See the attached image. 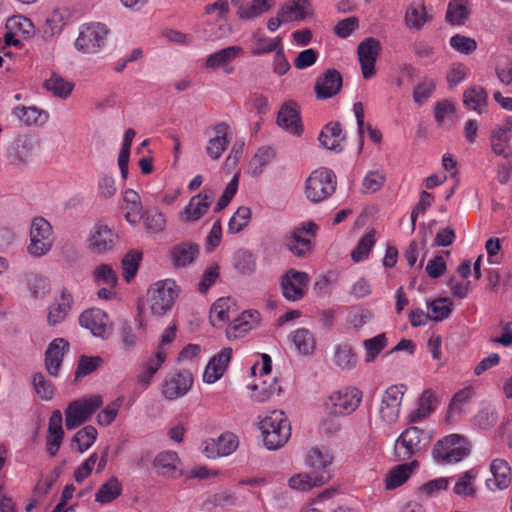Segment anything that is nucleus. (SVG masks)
I'll return each instance as SVG.
<instances>
[{
  "instance_id": "1",
  "label": "nucleus",
  "mask_w": 512,
  "mask_h": 512,
  "mask_svg": "<svg viewBox=\"0 0 512 512\" xmlns=\"http://www.w3.org/2000/svg\"><path fill=\"white\" fill-rule=\"evenodd\" d=\"M259 429L268 450L281 448L291 436V426L283 411L273 410L260 416Z\"/></svg>"
},
{
  "instance_id": "2",
  "label": "nucleus",
  "mask_w": 512,
  "mask_h": 512,
  "mask_svg": "<svg viewBox=\"0 0 512 512\" xmlns=\"http://www.w3.org/2000/svg\"><path fill=\"white\" fill-rule=\"evenodd\" d=\"M110 34L109 27L99 21L82 23L78 28V36L74 40V47L83 54H98L107 44Z\"/></svg>"
},
{
  "instance_id": "3",
  "label": "nucleus",
  "mask_w": 512,
  "mask_h": 512,
  "mask_svg": "<svg viewBox=\"0 0 512 512\" xmlns=\"http://www.w3.org/2000/svg\"><path fill=\"white\" fill-rule=\"evenodd\" d=\"M470 447V442L465 436L450 434L435 443L432 457L440 465L458 463L469 455Z\"/></svg>"
},
{
  "instance_id": "4",
  "label": "nucleus",
  "mask_w": 512,
  "mask_h": 512,
  "mask_svg": "<svg viewBox=\"0 0 512 512\" xmlns=\"http://www.w3.org/2000/svg\"><path fill=\"white\" fill-rule=\"evenodd\" d=\"M55 243V234L51 223L44 217L37 216L31 220L27 253L34 258L49 254Z\"/></svg>"
},
{
  "instance_id": "5",
  "label": "nucleus",
  "mask_w": 512,
  "mask_h": 512,
  "mask_svg": "<svg viewBox=\"0 0 512 512\" xmlns=\"http://www.w3.org/2000/svg\"><path fill=\"white\" fill-rule=\"evenodd\" d=\"M429 445V437L418 427H408L398 436L394 444V455L398 461H406L418 455Z\"/></svg>"
},
{
  "instance_id": "6",
  "label": "nucleus",
  "mask_w": 512,
  "mask_h": 512,
  "mask_svg": "<svg viewBox=\"0 0 512 512\" xmlns=\"http://www.w3.org/2000/svg\"><path fill=\"white\" fill-rule=\"evenodd\" d=\"M148 303L153 315L162 316L174 305L179 295V287L172 279H165L154 283L148 289Z\"/></svg>"
},
{
  "instance_id": "7",
  "label": "nucleus",
  "mask_w": 512,
  "mask_h": 512,
  "mask_svg": "<svg viewBox=\"0 0 512 512\" xmlns=\"http://www.w3.org/2000/svg\"><path fill=\"white\" fill-rule=\"evenodd\" d=\"M362 391L356 387H344L332 392L324 401L323 407L327 414L345 416L354 412L362 400Z\"/></svg>"
},
{
  "instance_id": "8",
  "label": "nucleus",
  "mask_w": 512,
  "mask_h": 512,
  "mask_svg": "<svg viewBox=\"0 0 512 512\" xmlns=\"http://www.w3.org/2000/svg\"><path fill=\"white\" fill-rule=\"evenodd\" d=\"M102 404L100 395L85 396L72 401L65 410L66 428L72 430L87 422Z\"/></svg>"
},
{
  "instance_id": "9",
  "label": "nucleus",
  "mask_w": 512,
  "mask_h": 512,
  "mask_svg": "<svg viewBox=\"0 0 512 512\" xmlns=\"http://www.w3.org/2000/svg\"><path fill=\"white\" fill-rule=\"evenodd\" d=\"M318 231L313 221L302 222L295 226L285 237V246L297 257H306L313 249L312 240Z\"/></svg>"
},
{
  "instance_id": "10",
  "label": "nucleus",
  "mask_w": 512,
  "mask_h": 512,
  "mask_svg": "<svg viewBox=\"0 0 512 512\" xmlns=\"http://www.w3.org/2000/svg\"><path fill=\"white\" fill-rule=\"evenodd\" d=\"M336 180L333 171L327 168L314 170L306 180L305 195L311 202H321L335 192Z\"/></svg>"
},
{
  "instance_id": "11",
  "label": "nucleus",
  "mask_w": 512,
  "mask_h": 512,
  "mask_svg": "<svg viewBox=\"0 0 512 512\" xmlns=\"http://www.w3.org/2000/svg\"><path fill=\"white\" fill-rule=\"evenodd\" d=\"M118 242V233L102 221H98L92 226L86 239L87 248L96 255L113 252Z\"/></svg>"
},
{
  "instance_id": "12",
  "label": "nucleus",
  "mask_w": 512,
  "mask_h": 512,
  "mask_svg": "<svg viewBox=\"0 0 512 512\" xmlns=\"http://www.w3.org/2000/svg\"><path fill=\"white\" fill-rule=\"evenodd\" d=\"M407 390L404 384L389 386L382 395L379 406L380 419L386 424H394L400 415L403 396Z\"/></svg>"
},
{
  "instance_id": "13",
  "label": "nucleus",
  "mask_w": 512,
  "mask_h": 512,
  "mask_svg": "<svg viewBox=\"0 0 512 512\" xmlns=\"http://www.w3.org/2000/svg\"><path fill=\"white\" fill-rule=\"evenodd\" d=\"M333 463V455L330 450L324 446H313L306 450L304 454V464L314 475H320L324 478V484L330 479L329 468Z\"/></svg>"
},
{
  "instance_id": "14",
  "label": "nucleus",
  "mask_w": 512,
  "mask_h": 512,
  "mask_svg": "<svg viewBox=\"0 0 512 512\" xmlns=\"http://www.w3.org/2000/svg\"><path fill=\"white\" fill-rule=\"evenodd\" d=\"M309 275L303 271L291 269L281 280L283 296L289 301H298L303 298L309 284Z\"/></svg>"
},
{
  "instance_id": "15",
  "label": "nucleus",
  "mask_w": 512,
  "mask_h": 512,
  "mask_svg": "<svg viewBox=\"0 0 512 512\" xmlns=\"http://www.w3.org/2000/svg\"><path fill=\"white\" fill-rule=\"evenodd\" d=\"M79 322L83 328L88 329L95 337L105 339L110 335L109 316L101 309L92 308L84 311Z\"/></svg>"
},
{
  "instance_id": "16",
  "label": "nucleus",
  "mask_w": 512,
  "mask_h": 512,
  "mask_svg": "<svg viewBox=\"0 0 512 512\" xmlns=\"http://www.w3.org/2000/svg\"><path fill=\"white\" fill-rule=\"evenodd\" d=\"M238 445V437L231 432H225L217 439L205 440L202 444V452L206 457L215 459L232 454Z\"/></svg>"
},
{
  "instance_id": "17",
  "label": "nucleus",
  "mask_w": 512,
  "mask_h": 512,
  "mask_svg": "<svg viewBox=\"0 0 512 512\" xmlns=\"http://www.w3.org/2000/svg\"><path fill=\"white\" fill-rule=\"evenodd\" d=\"M381 45L379 40L369 37L364 39L357 48L362 75L370 79L375 72V62L379 56Z\"/></svg>"
},
{
  "instance_id": "18",
  "label": "nucleus",
  "mask_w": 512,
  "mask_h": 512,
  "mask_svg": "<svg viewBox=\"0 0 512 512\" xmlns=\"http://www.w3.org/2000/svg\"><path fill=\"white\" fill-rule=\"evenodd\" d=\"M213 197L214 193L211 189H203L200 193L191 197L180 213L181 220L184 222L200 220L210 208Z\"/></svg>"
},
{
  "instance_id": "19",
  "label": "nucleus",
  "mask_w": 512,
  "mask_h": 512,
  "mask_svg": "<svg viewBox=\"0 0 512 512\" xmlns=\"http://www.w3.org/2000/svg\"><path fill=\"white\" fill-rule=\"evenodd\" d=\"M192 384V375L187 371L170 374L163 381L162 394L168 400H175L186 395Z\"/></svg>"
},
{
  "instance_id": "20",
  "label": "nucleus",
  "mask_w": 512,
  "mask_h": 512,
  "mask_svg": "<svg viewBox=\"0 0 512 512\" xmlns=\"http://www.w3.org/2000/svg\"><path fill=\"white\" fill-rule=\"evenodd\" d=\"M277 124L289 134L299 136L303 131L300 109L295 101L285 102L278 112Z\"/></svg>"
},
{
  "instance_id": "21",
  "label": "nucleus",
  "mask_w": 512,
  "mask_h": 512,
  "mask_svg": "<svg viewBox=\"0 0 512 512\" xmlns=\"http://www.w3.org/2000/svg\"><path fill=\"white\" fill-rule=\"evenodd\" d=\"M243 54L244 50L241 46H229L208 55L204 62V67L208 69L222 68L226 74H231L234 68L229 66V63Z\"/></svg>"
},
{
  "instance_id": "22",
  "label": "nucleus",
  "mask_w": 512,
  "mask_h": 512,
  "mask_svg": "<svg viewBox=\"0 0 512 512\" xmlns=\"http://www.w3.org/2000/svg\"><path fill=\"white\" fill-rule=\"evenodd\" d=\"M231 129L226 123H219L212 128V134L206 145V153L212 160L219 159L229 145Z\"/></svg>"
},
{
  "instance_id": "23",
  "label": "nucleus",
  "mask_w": 512,
  "mask_h": 512,
  "mask_svg": "<svg viewBox=\"0 0 512 512\" xmlns=\"http://www.w3.org/2000/svg\"><path fill=\"white\" fill-rule=\"evenodd\" d=\"M64 438L63 416L59 410L50 415L46 436V451L54 457L58 453Z\"/></svg>"
},
{
  "instance_id": "24",
  "label": "nucleus",
  "mask_w": 512,
  "mask_h": 512,
  "mask_svg": "<svg viewBox=\"0 0 512 512\" xmlns=\"http://www.w3.org/2000/svg\"><path fill=\"white\" fill-rule=\"evenodd\" d=\"M491 478L486 480L488 490L495 492L507 489L511 483V467L504 459H494L490 464Z\"/></svg>"
},
{
  "instance_id": "25",
  "label": "nucleus",
  "mask_w": 512,
  "mask_h": 512,
  "mask_svg": "<svg viewBox=\"0 0 512 512\" xmlns=\"http://www.w3.org/2000/svg\"><path fill=\"white\" fill-rule=\"evenodd\" d=\"M231 357L232 349L229 347L223 348L220 352L214 355L204 370L203 381L207 384L217 382L224 375Z\"/></svg>"
},
{
  "instance_id": "26",
  "label": "nucleus",
  "mask_w": 512,
  "mask_h": 512,
  "mask_svg": "<svg viewBox=\"0 0 512 512\" xmlns=\"http://www.w3.org/2000/svg\"><path fill=\"white\" fill-rule=\"evenodd\" d=\"M341 86V74L335 69H328L323 75L318 77L315 91L319 99H327L336 95Z\"/></svg>"
},
{
  "instance_id": "27",
  "label": "nucleus",
  "mask_w": 512,
  "mask_h": 512,
  "mask_svg": "<svg viewBox=\"0 0 512 512\" xmlns=\"http://www.w3.org/2000/svg\"><path fill=\"white\" fill-rule=\"evenodd\" d=\"M313 9L310 0H288L279 9V16L285 22L302 21L312 16Z\"/></svg>"
},
{
  "instance_id": "28",
  "label": "nucleus",
  "mask_w": 512,
  "mask_h": 512,
  "mask_svg": "<svg viewBox=\"0 0 512 512\" xmlns=\"http://www.w3.org/2000/svg\"><path fill=\"white\" fill-rule=\"evenodd\" d=\"M125 220L135 227L141 221L143 206L139 194L133 189H126L123 192V204L121 205Z\"/></svg>"
},
{
  "instance_id": "29",
  "label": "nucleus",
  "mask_w": 512,
  "mask_h": 512,
  "mask_svg": "<svg viewBox=\"0 0 512 512\" xmlns=\"http://www.w3.org/2000/svg\"><path fill=\"white\" fill-rule=\"evenodd\" d=\"M250 44L251 55L262 56L272 53L279 48L280 44H282V38L280 36L270 38L263 29L258 28L251 33Z\"/></svg>"
},
{
  "instance_id": "30",
  "label": "nucleus",
  "mask_w": 512,
  "mask_h": 512,
  "mask_svg": "<svg viewBox=\"0 0 512 512\" xmlns=\"http://www.w3.org/2000/svg\"><path fill=\"white\" fill-rule=\"evenodd\" d=\"M418 467L419 462L417 460L394 466L385 476V489L394 490L402 486L418 469Z\"/></svg>"
},
{
  "instance_id": "31",
  "label": "nucleus",
  "mask_w": 512,
  "mask_h": 512,
  "mask_svg": "<svg viewBox=\"0 0 512 512\" xmlns=\"http://www.w3.org/2000/svg\"><path fill=\"white\" fill-rule=\"evenodd\" d=\"M69 343L63 338L54 339L46 350L45 364L48 373L57 376Z\"/></svg>"
},
{
  "instance_id": "32",
  "label": "nucleus",
  "mask_w": 512,
  "mask_h": 512,
  "mask_svg": "<svg viewBox=\"0 0 512 512\" xmlns=\"http://www.w3.org/2000/svg\"><path fill=\"white\" fill-rule=\"evenodd\" d=\"M156 472L164 477L174 478L183 473L179 469L180 459L174 451H164L159 453L154 459Z\"/></svg>"
},
{
  "instance_id": "33",
  "label": "nucleus",
  "mask_w": 512,
  "mask_h": 512,
  "mask_svg": "<svg viewBox=\"0 0 512 512\" xmlns=\"http://www.w3.org/2000/svg\"><path fill=\"white\" fill-rule=\"evenodd\" d=\"M259 314L256 311H244L235 318L227 328L226 334L229 339L243 337L258 322Z\"/></svg>"
},
{
  "instance_id": "34",
  "label": "nucleus",
  "mask_w": 512,
  "mask_h": 512,
  "mask_svg": "<svg viewBox=\"0 0 512 512\" xmlns=\"http://www.w3.org/2000/svg\"><path fill=\"white\" fill-rule=\"evenodd\" d=\"M345 135L339 123H329L319 135L320 144L331 151L340 152L343 150Z\"/></svg>"
},
{
  "instance_id": "35",
  "label": "nucleus",
  "mask_w": 512,
  "mask_h": 512,
  "mask_svg": "<svg viewBox=\"0 0 512 512\" xmlns=\"http://www.w3.org/2000/svg\"><path fill=\"white\" fill-rule=\"evenodd\" d=\"M165 360V355L160 350L155 351L154 354L144 362L140 373L137 375V383L141 388L146 389L151 384L154 375L161 368Z\"/></svg>"
},
{
  "instance_id": "36",
  "label": "nucleus",
  "mask_w": 512,
  "mask_h": 512,
  "mask_svg": "<svg viewBox=\"0 0 512 512\" xmlns=\"http://www.w3.org/2000/svg\"><path fill=\"white\" fill-rule=\"evenodd\" d=\"M473 396L474 390L470 386L465 387L456 392L449 404L447 420L451 421L457 417L464 415L467 412L468 406Z\"/></svg>"
},
{
  "instance_id": "37",
  "label": "nucleus",
  "mask_w": 512,
  "mask_h": 512,
  "mask_svg": "<svg viewBox=\"0 0 512 512\" xmlns=\"http://www.w3.org/2000/svg\"><path fill=\"white\" fill-rule=\"evenodd\" d=\"M198 254V245L185 242L174 246L171 250L170 256L174 266L186 267L195 261Z\"/></svg>"
},
{
  "instance_id": "38",
  "label": "nucleus",
  "mask_w": 512,
  "mask_h": 512,
  "mask_svg": "<svg viewBox=\"0 0 512 512\" xmlns=\"http://www.w3.org/2000/svg\"><path fill=\"white\" fill-rule=\"evenodd\" d=\"M287 484L294 491L307 492L324 485V478L320 475H314L310 471L300 472L289 477Z\"/></svg>"
},
{
  "instance_id": "39",
  "label": "nucleus",
  "mask_w": 512,
  "mask_h": 512,
  "mask_svg": "<svg viewBox=\"0 0 512 512\" xmlns=\"http://www.w3.org/2000/svg\"><path fill=\"white\" fill-rule=\"evenodd\" d=\"M45 89L53 96L66 100L72 94L75 84L58 73H51L44 82Z\"/></svg>"
},
{
  "instance_id": "40",
  "label": "nucleus",
  "mask_w": 512,
  "mask_h": 512,
  "mask_svg": "<svg viewBox=\"0 0 512 512\" xmlns=\"http://www.w3.org/2000/svg\"><path fill=\"white\" fill-rule=\"evenodd\" d=\"M234 302L230 297L217 299L210 309V322L214 327H218L227 321H230L234 313Z\"/></svg>"
},
{
  "instance_id": "41",
  "label": "nucleus",
  "mask_w": 512,
  "mask_h": 512,
  "mask_svg": "<svg viewBox=\"0 0 512 512\" xmlns=\"http://www.w3.org/2000/svg\"><path fill=\"white\" fill-rule=\"evenodd\" d=\"M437 398L431 390H425L418 400L417 408L408 415L410 423H417L429 416L436 408Z\"/></svg>"
},
{
  "instance_id": "42",
  "label": "nucleus",
  "mask_w": 512,
  "mask_h": 512,
  "mask_svg": "<svg viewBox=\"0 0 512 512\" xmlns=\"http://www.w3.org/2000/svg\"><path fill=\"white\" fill-rule=\"evenodd\" d=\"M463 102L468 109L481 115L486 111L488 94L483 87L472 86L464 91Z\"/></svg>"
},
{
  "instance_id": "43",
  "label": "nucleus",
  "mask_w": 512,
  "mask_h": 512,
  "mask_svg": "<svg viewBox=\"0 0 512 512\" xmlns=\"http://www.w3.org/2000/svg\"><path fill=\"white\" fill-rule=\"evenodd\" d=\"M248 389L251 391L250 397L253 401L266 402L280 391V386L276 378L258 379L256 383L249 385Z\"/></svg>"
},
{
  "instance_id": "44",
  "label": "nucleus",
  "mask_w": 512,
  "mask_h": 512,
  "mask_svg": "<svg viewBox=\"0 0 512 512\" xmlns=\"http://www.w3.org/2000/svg\"><path fill=\"white\" fill-rule=\"evenodd\" d=\"M72 301V295L67 291H62L60 298L57 299L49 307L48 322L51 325H57L61 323L68 315V312L71 309Z\"/></svg>"
},
{
  "instance_id": "45",
  "label": "nucleus",
  "mask_w": 512,
  "mask_h": 512,
  "mask_svg": "<svg viewBox=\"0 0 512 512\" xmlns=\"http://www.w3.org/2000/svg\"><path fill=\"white\" fill-rule=\"evenodd\" d=\"M141 220L146 232L150 235H158L166 229V216L156 207L143 212Z\"/></svg>"
},
{
  "instance_id": "46",
  "label": "nucleus",
  "mask_w": 512,
  "mask_h": 512,
  "mask_svg": "<svg viewBox=\"0 0 512 512\" xmlns=\"http://www.w3.org/2000/svg\"><path fill=\"white\" fill-rule=\"evenodd\" d=\"M470 15L469 0H450L446 11V21L452 26H462Z\"/></svg>"
},
{
  "instance_id": "47",
  "label": "nucleus",
  "mask_w": 512,
  "mask_h": 512,
  "mask_svg": "<svg viewBox=\"0 0 512 512\" xmlns=\"http://www.w3.org/2000/svg\"><path fill=\"white\" fill-rule=\"evenodd\" d=\"M13 115L26 126L41 125L48 119V113L35 106H17Z\"/></svg>"
},
{
  "instance_id": "48",
  "label": "nucleus",
  "mask_w": 512,
  "mask_h": 512,
  "mask_svg": "<svg viewBox=\"0 0 512 512\" xmlns=\"http://www.w3.org/2000/svg\"><path fill=\"white\" fill-rule=\"evenodd\" d=\"M404 20L408 28L420 30L428 21L424 2L419 0L411 3L406 9Z\"/></svg>"
},
{
  "instance_id": "49",
  "label": "nucleus",
  "mask_w": 512,
  "mask_h": 512,
  "mask_svg": "<svg viewBox=\"0 0 512 512\" xmlns=\"http://www.w3.org/2000/svg\"><path fill=\"white\" fill-rule=\"evenodd\" d=\"M289 340L294 345L297 352L302 355H310L315 349V338L306 328H299L292 332L289 336Z\"/></svg>"
},
{
  "instance_id": "50",
  "label": "nucleus",
  "mask_w": 512,
  "mask_h": 512,
  "mask_svg": "<svg viewBox=\"0 0 512 512\" xmlns=\"http://www.w3.org/2000/svg\"><path fill=\"white\" fill-rule=\"evenodd\" d=\"M333 362L341 370L349 371L356 367L357 357L349 344H338L334 347Z\"/></svg>"
},
{
  "instance_id": "51",
  "label": "nucleus",
  "mask_w": 512,
  "mask_h": 512,
  "mask_svg": "<svg viewBox=\"0 0 512 512\" xmlns=\"http://www.w3.org/2000/svg\"><path fill=\"white\" fill-rule=\"evenodd\" d=\"M275 0H251L239 7L237 14L242 20L254 19L268 12L274 5Z\"/></svg>"
},
{
  "instance_id": "52",
  "label": "nucleus",
  "mask_w": 512,
  "mask_h": 512,
  "mask_svg": "<svg viewBox=\"0 0 512 512\" xmlns=\"http://www.w3.org/2000/svg\"><path fill=\"white\" fill-rule=\"evenodd\" d=\"M478 471L474 468L465 471L457 478L453 492L460 497H473L476 493L475 480Z\"/></svg>"
},
{
  "instance_id": "53",
  "label": "nucleus",
  "mask_w": 512,
  "mask_h": 512,
  "mask_svg": "<svg viewBox=\"0 0 512 512\" xmlns=\"http://www.w3.org/2000/svg\"><path fill=\"white\" fill-rule=\"evenodd\" d=\"M275 151L269 146L260 147L249 162V172L253 176H260L264 169L272 162Z\"/></svg>"
},
{
  "instance_id": "54",
  "label": "nucleus",
  "mask_w": 512,
  "mask_h": 512,
  "mask_svg": "<svg viewBox=\"0 0 512 512\" xmlns=\"http://www.w3.org/2000/svg\"><path fill=\"white\" fill-rule=\"evenodd\" d=\"M122 485L116 477L109 478L95 493V501L107 504L121 495Z\"/></svg>"
},
{
  "instance_id": "55",
  "label": "nucleus",
  "mask_w": 512,
  "mask_h": 512,
  "mask_svg": "<svg viewBox=\"0 0 512 512\" xmlns=\"http://www.w3.org/2000/svg\"><path fill=\"white\" fill-rule=\"evenodd\" d=\"M33 155V143L26 137L17 138L9 149V156L14 162L25 164Z\"/></svg>"
},
{
  "instance_id": "56",
  "label": "nucleus",
  "mask_w": 512,
  "mask_h": 512,
  "mask_svg": "<svg viewBox=\"0 0 512 512\" xmlns=\"http://www.w3.org/2000/svg\"><path fill=\"white\" fill-rule=\"evenodd\" d=\"M510 139L511 134L507 133L506 130L495 128L490 139L492 151L498 156L508 158L511 155Z\"/></svg>"
},
{
  "instance_id": "57",
  "label": "nucleus",
  "mask_w": 512,
  "mask_h": 512,
  "mask_svg": "<svg viewBox=\"0 0 512 512\" xmlns=\"http://www.w3.org/2000/svg\"><path fill=\"white\" fill-rule=\"evenodd\" d=\"M6 29L12 30L18 35H22L25 39L32 38L35 35L33 22L23 15L10 17L6 22Z\"/></svg>"
},
{
  "instance_id": "58",
  "label": "nucleus",
  "mask_w": 512,
  "mask_h": 512,
  "mask_svg": "<svg viewBox=\"0 0 512 512\" xmlns=\"http://www.w3.org/2000/svg\"><path fill=\"white\" fill-rule=\"evenodd\" d=\"M233 266L242 275H250L256 269V258L253 253L239 249L233 256Z\"/></svg>"
},
{
  "instance_id": "59",
  "label": "nucleus",
  "mask_w": 512,
  "mask_h": 512,
  "mask_svg": "<svg viewBox=\"0 0 512 512\" xmlns=\"http://www.w3.org/2000/svg\"><path fill=\"white\" fill-rule=\"evenodd\" d=\"M452 306V301L447 297L427 301L430 319L436 322L447 319L452 312Z\"/></svg>"
},
{
  "instance_id": "60",
  "label": "nucleus",
  "mask_w": 512,
  "mask_h": 512,
  "mask_svg": "<svg viewBox=\"0 0 512 512\" xmlns=\"http://www.w3.org/2000/svg\"><path fill=\"white\" fill-rule=\"evenodd\" d=\"M123 403H124V397L119 396L116 399H114L112 402L107 404L97 415L98 425H100L102 427H107V426L111 425L115 421Z\"/></svg>"
},
{
  "instance_id": "61",
  "label": "nucleus",
  "mask_w": 512,
  "mask_h": 512,
  "mask_svg": "<svg viewBox=\"0 0 512 512\" xmlns=\"http://www.w3.org/2000/svg\"><path fill=\"white\" fill-rule=\"evenodd\" d=\"M375 245V231L370 230L358 242L355 249L351 252L354 262H362L369 257L370 251Z\"/></svg>"
},
{
  "instance_id": "62",
  "label": "nucleus",
  "mask_w": 512,
  "mask_h": 512,
  "mask_svg": "<svg viewBox=\"0 0 512 512\" xmlns=\"http://www.w3.org/2000/svg\"><path fill=\"white\" fill-rule=\"evenodd\" d=\"M97 435V429L87 425L74 435L73 442L77 445V450L80 453H84L95 443Z\"/></svg>"
},
{
  "instance_id": "63",
  "label": "nucleus",
  "mask_w": 512,
  "mask_h": 512,
  "mask_svg": "<svg viewBox=\"0 0 512 512\" xmlns=\"http://www.w3.org/2000/svg\"><path fill=\"white\" fill-rule=\"evenodd\" d=\"M142 259V253L136 250L129 251L122 259L123 277L130 282L137 274L139 263Z\"/></svg>"
},
{
  "instance_id": "64",
  "label": "nucleus",
  "mask_w": 512,
  "mask_h": 512,
  "mask_svg": "<svg viewBox=\"0 0 512 512\" xmlns=\"http://www.w3.org/2000/svg\"><path fill=\"white\" fill-rule=\"evenodd\" d=\"M363 345L366 350L365 361L367 363L373 362L387 345L386 335L382 333L370 339H366Z\"/></svg>"
}]
</instances>
